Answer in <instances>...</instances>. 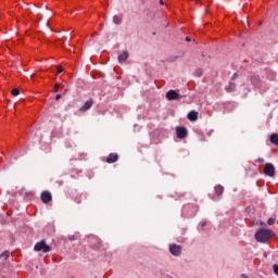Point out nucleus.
I'll use <instances>...</instances> for the list:
<instances>
[{
    "instance_id": "nucleus-24",
    "label": "nucleus",
    "mask_w": 278,
    "mask_h": 278,
    "mask_svg": "<svg viewBox=\"0 0 278 278\" xmlns=\"http://www.w3.org/2000/svg\"><path fill=\"white\" fill-rule=\"evenodd\" d=\"M257 162H258L260 164H262V163H264V159H258Z\"/></svg>"
},
{
    "instance_id": "nucleus-26",
    "label": "nucleus",
    "mask_w": 278,
    "mask_h": 278,
    "mask_svg": "<svg viewBox=\"0 0 278 278\" xmlns=\"http://www.w3.org/2000/svg\"><path fill=\"white\" fill-rule=\"evenodd\" d=\"M160 3H161V5H164V1L161 0Z\"/></svg>"
},
{
    "instance_id": "nucleus-13",
    "label": "nucleus",
    "mask_w": 278,
    "mask_h": 278,
    "mask_svg": "<svg viewBox=\"0 0 278 278\" xmlns=\"http://www.w3.org/2000/svg\"><path fill=\"white\" fill-rule=\"evenodd\" d=\"M224 190L225 189L223 188V186L218 185L215 187V194H217V197H220V194H223Z\"/></svg>"
},
{
    "instance_id": "nucleus-19",
    "label": "nucleus",
    "mask_w": 278,
    "mask_h": 278,
    "mask_svg": "<svg viewBox=\"0 0 278 278\" xmlns=\"http://www.w3.org/2000/svg\"><path fill=\"white\" fill-rule=\"evenodd\" d=\"M267 224H268V225H275V218H269V219L267 220Z\"/></svg>"
},
{
    "instance_id": "nucleus-4",
    "label": "nucleus",
    "mask_w": 278,
    "mask_h": 278,
    "mask_svg": "<svg viewBox=\"0 0 278 278\" xmlns=\"http://www.w3.org/2000/svg\"><path fill=\"white\" fill-rule=\"evenodd\" d=\"M166 99L168 101H179V99H181V96H179V93H177V91L175 90H169L166 93Z\"/></svg>"
},
{
    "instance_id": "nucleus-21",
    "label": "nucleus",
    "mask_w": 278,
    "mask_h": 278,
    "mask_svg": "<svg viewBox=\"0 0 278 278\" xmlns=\"http://www.w3.org/2000/svg\"><path fill=\"white\" fill-rule=\"evenodd\" d=\"M240 278H249V275L242 274V275L240 276Z\"/></svg>"
},
{
    "instance_id": "nucleus-8",
    "label": "nucleus",
    "mask_w": 278,
    "mask_h": 278,
    "mask_svg": "<svg viewBox=\"0 0 278 278\" xmlns=\"http://www.w3.org/2000/svg\"><path fill=\"white\" fill-rule=\"evenodd\" d=\"M129 58V52L127 51H123L119 55H118V62L119 64H123L124 62H127V59Z\"/></svg>"
},
{
    "instance_id": "nucleus-23",
    "label": "nucleus",
    "mask_w": 278,
    "mask_h": 278,
    "mask_svg": "<svg viewBox=\"0 0 278 278\" xmlns=\"http://www.w3.org/2000/svg\"><path fill=\"white\" fill-rule=\"evenodd\" d=\"M60 88V86L59 85H55L54 86V92H58V89Z\"/></svg>"
},
{
    "instance_id": "nucleus-2",
    "label": "nucleus",
    "mask_w": 278,
    "mask_h": 278,
    "mask_svg": "<svg viewBox=\"0 0 278 278\" xmlns=\"http://www.w3.org/2000/svg\"><path fill=\"white\" fill-rule=\"evenodd\" d=\"M34 251L41 252V253H49L51 251V247L47 244L46 240H42L35 244Z\"/></svg>"
},
{
    "instance_id": "nucleus-9",
    "label": "nucleus",
    "mask_w": 278,
    "mask_h": 278,
    "mask_svg": "<svg viewBox=\"0 0 278 278\" xmlns=\"http://www.w3.org/2000/svg\"><path fill=\"white\" fill-rule=\"evenodd\" d=\"M117 161H118V154L116 153H111L106 159L108 164H114V162H117Z\"/></svg>"
},
{
    "instance_id": "nucleus-12",
    "label": "nucleus",
    "mask_w": 278,
    "mask_h": 278,
    "mask_svg": "<svg viewBox=\"0 0 278 278\" xmlns=\"http://www.w3.org/2000/svg\"><path fill=\"white\" fill-rule=\"evenodd\" d=\"M226 92H233L236 90V84L230 83L228 86L225 87Z\"/></svg>"
},
{
    "instance_id": "nucleus-18",
    "label": "nucleus",
    "mask_w": 278,
    "mask_h": 278,
    "mask_svg": "<svg viewBox=\"0 0 278 278\" xmlns=\"http://www.w3.org/2000/svg\"><path fill=\"white\" fill-rule=\"evenodd\" d=\"M11 94H13V97H18V94H21V91L15 88L11 91Z\"/></svg>"
},
{
    "instance_id": "nucleus-15",
    "label": "nucleus",
    "mask_w": 278,
    "mask_h": 278,
    "mask_svg": "<svg viewBox=\"0 0 278 278\" xmlns=\"http://www.w3.org/2000/svg\"><path fill=\"white\" fill-rule=\"evenodd\" d=\"M270 142H271L273 144H276V147H278V135H277V134H273V135L270 136Z\"/></svg>"
},
{
    "instance_id": "nucleus-1",
    "label": "nucleus",
    "mask_w": 278,
    "mask_h": 278,
    "mask_svg": "<svg viewBox=\"0 0 278 278\" xmlns=\"http://www.w3.org/2000/svg\"><path fill=\"white\" fill-rule=\"evenodd\" d=\"M273 236V230L270 229H260L255 233V240L257 242H268V239L271 238Z\"/></svg>"
},
{
    "instance_id": "nucleus-25",
    "label": "nucleus",
    "mask_w": 278,
    "mask_h": 278,
    "mask_svg": "<svg viewBox=\"0 0 278 278\" xmlns=\"http://www.w3.org/2000/svg\"><path fill=\"white\" fill-rule=\"evenodd\" d=\"M186 40H187V42H190V38L189 37H187Z\"/></svg>"
},
{
    "instance_id": "nucleus-7",
    "label": "nucleus",
    "mask_w": 278,
    "mask_h": 278,
    "mask_svg": "<svg viewBox=\"0 0 278 278\" xmlns=\"http://www.w3.org/2000/svg\"><path fill=\"white\" fill-rule=\"evenodd\" d=\"M52 199L53 198L51 195V192L45 191V192L41 193V201H42V203H49Z\"/></svg>"
},
{
    "instance_id": "nucleus-3",
    "label": "nucleus",
    "mask_w": 278,
    "mask_h": 278,
    "mask_svg": "<svg viewBox=\"0 0 278 278\" xmlns=\"http://www.w3.org/2000/svg\"><path fill=\"white\" fill-rule=\"evenodd\" d=\"M264 173L267 177H275V165L273 163L265 164Z\"/></svg>"
},
{
    "instance_id": "nucleus-5",
    "label": "nucleus",
    "mask_w": 278,
    "mask_h": 278,
    "mask_svg": "<svg viewBox=\"0 0 278 278\" xmlns=\"http://www.w3.org/2000/svg\"><path fill=\"white\" fill-rule=\"evenodd\" d=\"M169 253L174 255L175 257H178V255H181V248L177 244H170L169 245Z\"/></svg>"
},
{
    "instance_id": "nucleus-20",
    "label": "nucleus",
    "mask_w": 278,
    "mask_h": 278,
    "mask_svg": "<svg viewBox=\"0 0 278 278\" xmlns=\"http://www.w3.org/2000/svg\"><path fill=\"white\" fill-rule=\"evenodd\" d=\"M60 99H62V96L61 94H56L55 101H60Z\"/></svg>"
},
{
    "instance_id": "nucleus-22",
    "label": "nucleus",
    "mask_w": 278,
    "mask_h": 278,
    "mask_svg": "<svg viewBox=\"0 0 278 278\" xmlns=\"http://www.w3.org/2000/svg\"><path fill=\"white\" fill-rule=\"evenodd\" d=\"M64 70L60 66H58V73H62Z\"/></svg>"
},
{
    "instance_id": "nucleus-17",
    "label": "nucleus",
    "mask_w": 278,
    "mask_h": 278,
    "mask_svg": "<svg viewBox=\"0 0 278 278\" xmlns=\"http://www.w3.org/2000/svg\"><path fill=\"white\" fill-rule=\"evenodd\" d=\"M8 257H10V252H4L0 255L1 260H8Z\"/></svg>"
},
{
    "instance_id": "nucleus-14",
    "label": "nucleus",
    "mask_w": 278,
    "mask_h": 278,
    "mask_svg": "<svg viewBox=\"0 0 278 278\" xmlns=\"http://www.w3.org/2000/svg\"><path fill=\"white\" fill-rule=\"evenodd\" d=\"M113 23L115 25H121V23H123V17L118 16V15H114L113 16Z\"/></svg>"
},
{
    "instance_id": "nucleus-16",
    "label": "nucleus",
    "mask_w": 278,
    "mask_h": 278,
    "mask_svg": "<svg viewBox=\"0 0 278 278\" xmlns=\"http://www.w3.org/2000/svg\"><path fill=\"white\" fill-rule=\"evenodd\" d=\"M194 76L195 77H203V70L201 68H198L194 71Z\"/></svg>"
},
{
    "instance_id": "nucleus-11",
    "label": "nucleus",
    "mask_w": 278,
    "mask_h": 278,
    "mask_svg": "<svg viewBox=\"0 0 278 278\" xmlns=\"http://www.w3.org/2000/svg\"><path fill=\"white\" fill-rule=\"evenodd\" d=\"M92 108V101H87L81 108L80 112H87V110H90Z\"/></svg>"
},
{
    "instance_id": "nucleus-6",
    "label": "nucleus",
    "mask_w": 278,
    "mask_h": 278,
    "mask_svg": "<svg viewBox=\"0 0 278 278\" xmlns=\"http://www.w3.org/2000/svg\"><path fill=\"white\" fill-rule=\"evenodd\" d=\"M176 132H177V138H186V136H188V130L184 127H177L176 128Z\"/></svg>"
},
{
    "instance_id": "nucleus-10",
    "label": "nucleus",
    "mask_w": 278,
    "mask_h": 278,
    "mask_svg": "<svg viewBox=\"0 0 278 278\" xmlns=\"http://www.w3.org/2000/svg\"><path fill=\"white\" fill-rule=\"evenodd\" d=\"M187 117H188L189 121L194 122L199 118V113L197 111H191V112L188 113Z\"/></svg>"
}]
</instances>
